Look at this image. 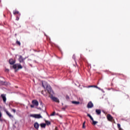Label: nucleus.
I'll return each instance as SVG.
<instances>
[{
  "instance_id": "nucleus-1",
  "label": "nucleus",
  "mask_w": 130,
  "mask_h": 130,
  "mask_svg": "<svg viewBox=\"0 0 130 130\" xmlns=\"http://www.w3.org/2000/svg\"><path fill=\"white\" fill-rule=\"evenodd\" d=\"M46 90L48 93L50 95V96L53 94V91H52V89H51V87H50V86H47Z\"/></svg>"
},
{
  "instance_id": "nucleus-2",
  "label": "nucleus",
  "mask_w": 130,
  "mask_h": 130,
  "mask_svg": "<svg viewBox=\"0 0 130 130\" xmlns=\"http://www.w3.org/2000/svg\"><path fill=\"white\" fill-rule=\"evenodd\" d=\"M50 98L53 100V101H54L55 102H57V103H59V100L57 99V98H55L53 96V94H51L49 96Z\"/></svg>"
},
{
  "instance_id": "nucleus-3",
  "label": "nucleus",
  "mask_w": 130,
  "mask_h": 130,
  "mask_svg": "<svg viewBox=\"0 0 130 130\" xmlns=\"http://www.w3.org/2000/svg\"><path fill=\"white\" fill-rule=\"evenodd\" d=\"M30 116L34 117L35 118H42V116L40 114H32Z\"/></svg>"
},
{
  "instance_id": "nucleus-4",
  "label": "nucleus",
  "mask_w": 130,
  "mask_h": 130,
  "mask_svg": "<svg viewBox=\"0 0 130 130\" xmlns=\"http://www.w3.org/2000/svg\"><path fill=\"white\" fill-rule=\"evenodd\" d=\"M1 98H2L4 103H6L7 102V98L6 97V94H2L1 95Z\"/></svg>"
},
{
  "instance_id": "nucleus-5",
  "label": "nucleus",
  "mask_w": 130,
  "mask_h": 130,
  "mask_svg": "<svg viewBox=\"0 0 130 130\" xmlns=\"http://www.w3.org/2000/svg\"><path fill=\"white\" fill-rule=\"evenodd\" d=\"M31 103L35 106H38L39 105V103L36 100H32Z\"/></svg>"
},
{
  "instance_id": "nucleus-6",
  "label": "nucleus",
  "mask_w": 130,
  "mask_h": 130,
  "mask_svg": "<svg viewBox=\"0 0 130 130\" xmlns=\"http://www.w3.org/2000/svg\"><path fill=\"white\" fill-rule=\"evenodd\" d=\"M94 106L92 102H89L87 104V108H92Z\"/></svg>"
},
{
  "instance_id": "nucleus-7",
  "label": "nucleus",
  "mask_w": 130,
  "mask_h": 130,
  "mask_svg": "<svg viewBox=\"0 0 130 130\" xmlns=\"http://www.w3.org/2000/svg\"><path fill=\"white\" fill-rule=\"evenodd\" d=\"M39 124L37 122H36L34 124V126L36 129H38L39 128Z\"/></svg>"
},
{
  "instance_id": "nucleus-8",
  "label": "nucleus",
  "mask_w": 130,
  "mask_h": 130,
  "mask_svg": "<svg viewBox=\"0 0 130 130\" xmlns=\"http://www.w3.org/2000/svg\"><path fill=\"white\" fill-rule=\"evenodd\" d=\"M108 119L110 121H112V120H113V117L111 116V115L110 114H108L107 116Z\"/></svg>"
},
{
  "instance_id": "nucleus-9",
  "label": "nucleus",
  "mask_w": 130,
  "mask_h": 130,
  "mask_svg": "<svg viewBox=\"0 0 130 130\" xmlns=\"http://www.w3.org/2000/svg\"><path fill=\"white\" fill-rule=\"evenodd\" d=\"M5 112H6V114H7V115H8V116L10 118H13L14 116L13 115H12L11 114V113H10V112H9V111H5Z\"/></svg>"
},
{
  "instance_id": "nucleus-10",
  "label": "nucleus",
  "mask_w": 130,
  "mask_h": 130,
  "mask_svg": "<svg viewBox=\"0 0 130 130\" xmlns=\"http://www.w3.org/2000/svg\"><path fill=\"white\" fill-rule=\"evenodd\" d=\"M15 63H16V60H13V59H12V58L9 60V63H10V64H14Z\"/></svg>"
},
{
  "instance_id": "nucleus-11",
  "label": "nucleus",
  "mask_w": 130,
  "mask_h": 130,
  "mask_svg": "<svg viewBox=\"0 0 130 130\" xmlns=\"http://www.w3.org/2000/svg\"><path fill=\"white\" fill-rule=\"evenodd\" d=\"M95 112L98 115H100L101 114V110L96 109Z\"/></svg>"
},
{
  "instance_id": "nucleus-12",
  "label": "nucleus",
  "mask_w": 130,
  "mask_h": 130,
  "mask_svg": "<svg viewBox=\"0 0 130 130\" xmlns=\"http://www.w3.org/2000/svg\"><path fill=\"white\" fill-rule=\"evenodd\" d=\"M19 62H24V59L23 58V56H19Z\"/></svg>"
},
{
  "instance_id": "nucleus-13",
  "label": "nucleus",
  "mask_w": 130,
  "mask_h": 130,
  "mask_svg": "<svg viewBox=\"0 0 130 130\" xmlns=\"http://www.w3.org/2000/svg\"><path fill=\"white\" fill-rule=\"evenodd\" d=\"M40 126L42 128H45L46 126V123H41L40 124Z\"/></svg>"
},
{
  "instance_id": "nucleus-14",
  "label": "nucleus",
  "mask_w": 130,
  "mask_h": 130,
  "mask_svg": "<svg viewBox=\"0 0 130 130\" xmlns=\"http://www.w3.org/2000/svg\"><path fill=\"white\" fill-rule=\"evenodd\" d=\"M19 11H17V10H14V11H13V14L14 15H19Z\"/></svg>"
},
{
  "instance_id": "nucleus-15",
  "label": "nucleus",
  "mask_w": 130,
  "mask_h": 130,
  "mask_svg": "<svg viewBox=\"0 0 130 130\" xmlns=\"http://www.w3.org/2000/svg\"><path fill=\"white\" fill-rule=\"evenodd\" d=\"M92 124H93L94 125H95V124H97V123H98V122L94 121V119H93V120H92Z\"/></svg>"
},
{
  "instance_id": "nucleus-16",
  "label": "nucleus",
  "mask_w": 130,
  "mask_h": 130,
  "mask_svg": "<svg viewBox=\"0 0 130 130\" xmlns=\"http://www.w3.org/2000/svg\"><path fill=\"white\" fill-rule=\"evenodd\" d=\"M45 122H46V125L47 124V125H50L51 124L50 121H49L46 120Z\"/></svg>"
},
{
  "instance_id": "nucleus-17",
  "label": "nucleus",
  "mask_w": 130,
  "mask_h": 130,
  "mask_svg": "<svg viewBox=\"0 0 130 130\" xmlns=\"http://www.w3.org/2000/svg\"><path fill=\"white\" fill-rule=\"evenodd\" d=\"M17 68H18V70L23 69V67H22V66L21 64H17Z\"/></svg>"
},
{
  "instance_id": "nucleus-18",
  "label": "nucleus",
  "mask_w": 130,
  "mask_h": 130,
  "mask_svg": "<svg viewBox=\"0 0 130 130\" xmlns=\"http://www.w3.org/2000/svg\"><path fill=\"white\" fill-rule=\"evenodd\" d=\"M13 69H14V70H16V69H17V68H18V64H14L13 66Z\"/></svg>"
},
{
  "instance_id": "nucleus-19",
  "label": "nucleus",
  "mask_w": 130,
  "mask_h": 130,
  "mask_svg": "<svg viewBox=\"0 0 130 130\" xmlns=\"http://www.w3.org/2000/svg\"><path fill=\"white\" fill-rule=\"evenodd\" d=\"M72 103L73 104H80V102L76 101H72Z\"/></svg>"
},
{
  "instance_id": "nucleus-20",
  "label": "nucleus",
  "mask_w": 130,
  "mask_h": 130,
  "mask_svg": "<svg viewBox=\"0 0 130 130\" xmlns=\"http://www.w3.org/2000/svg\"><path fill=\"white\" fill-rule=\"evenodd\" d=\"M118 128H119V130H123L121 127H120V124L118 123L117 124Z\"/></svg>"
},
{
  "instance_id": "nucleus-21",
  "label": "nucleus",
  "mask_w": 130,
  "mask_h": 130,
  "mask_svg": "<svg viewBox=\"0 0 130 130\" xmlns=\"http://www.w3.org/2000/svg\"><path fill=\"white\" fill-rule=\"evenodd\" d=\"M87 116L89 117L91 120H93V117H92V116H91V115H90L89 114H87Z\"/></svg>"
},
{
  "instance_id": "nucleus-22",
  "label": "nucleus",
  "mask_w": 130,
  "mask_h": 130,
  "mask_svg": "<svg viewBox=\"0 0 130 130\" xmlns=\"http://www.w3.org/2000/svg\"><path fill=\"white\" fill-rule=\"evenodd\" d=\"M16 43L17 45H19V46H21V42H20V41H17Z\"/></svg>"
},
{
  "instance_id": "nucleus-23",
  "label": "nucleus",
  "mask_w": 130,
  "mask_h": 130,
  "mask_svg": "<svg viewBox=\"0 0 130 130\" xmlns=\"http://www.w3.org/2000/svg\"><path fill=\"white\" fill-rule=\"evenodd\" d=\"M55 115V112H53L52 114H51V116H53Z\"/></svg>"
},
{
  "instance_id": "nucleus-24",
  "label": "nucleus",
  "mask_w": 130,
  "mask_h": 130,
  "mask_svg": "<svg viewBox=\"0 0 130 130\" xmlns=\"http://www.w3.org/2000/svg\"><path fill=\"white\" fill-rule=\"evenodd\" d=\"M85 123H86V122L84 121L83 123V126H82V128H85Z\"/></svg>"
},
{
  "instance_id": "nucleus-25",
  "label": "nucleus",
  "mask_w": 130,
  "mask_h": 130,
  "mask_svg": "<svg viewBox=\"0 0 130 130\" xmlns=\"http://www.w3.org/2000/svg\"><path fill=\"white\" fill-rule=\"evenodd\" d=\"M93 85H89L87 87V88H93Z\"/></svg>"
},
{
  "instance_id": "nucleus-26",
  "label": "nucleus",
  "mask_w": 130,
  "mask_h": 130,
  "mask_svg": "<svg viewBox=\"0 0 130 130\" xmlns=\"http://www.w3.org/2000/svg\"><path fill=\"white\" fill-rule=\"evenodd\" d=\"M12 111H13V112H14V113H16V110L15 109H13Z\"/></svg>"
},
{
  "instance_id": "nucleus-27",
  "label": "nucleus",
  "mask_w": 130,
  "mask_h": 130,
  "mask_svg": "<svg viewBox=\"0 0 130 130\" xmlns=\"http://www.w3.org/2000/svg\"><path fill=\"white\" fill-rule=\"evenodd\" d=\"M93 87L94 88H97V89H100L99 87H98V86H97L96 85H93Z\"/></svg>"
},
{
  "instance_id": "nucleus-28",
  "label": "nucleus",
  "mask_w": 130,
  "mask_h": 130,
  "mask_svg": "<svg viewBox=\"0 0 130 130\" xmlns=\"http://www.w3.org/2000/svg\"><path fill=\"white\" fill-rule=\"evenodd\" d=\"M73 58L74 59V60L76 59V56H75V55H73Z\"/></svg>"
},
{
  "instance_id": "nucleus-29",
  "label": "nucleus",
  "mask_w": 130,
  "mask_h": 130,
  "mask_svg": "<svg viewBox=\"0 0 130 130\" xmlns=\"http://www.w3.org/2000/svg\"><path fill=\"white\" fill-rule=\"evenodd\" d=\"M30 107L31 108H34V105H31Z\"/></svg>"
},
{
  "instance_id": "nucleus-30",
  "label": "nucleus",
  "mask_w": 130,
  "mask_h": 130,
  "mask_svg": "<svg viewBox=\"0 0 130 130\" xmlns=\"http://www.w3.org/2000/svg\"><path fill=\"white\" fill-rule=\"evenodd\" d=\"M0 121H3V119H2V117H0Z\"/></svg>"
},
{
  "instance_id": "nucleus-31",
  "label": "nucleus",
  "mask_w": 130,
  "mask_h": 130,
  "mask_svg": "<svg viewBox=\"0 0 130 130\" xmlns=\"http://www.w3.org/2000/svg\"><path fill=\"white\" fill-rule=\"evenodd\" d=\"M0 117H2V113L0 112Z\"/></svg>"
},
{
  "instance_id": "nucleus-32",
  "label": "nucleus",
  "mask_w": 130,
  "mask_h": 130,
  "mask_svg": "<svg viewBox=\"0 0 130 130\" xmlns=\"http://www.w3.org/2000/svg\"><path fill=\"white\" fill-rule=\"evenodd\" d=\"M42 94H43V91H42Z\"/></svg>"
},
{
  "instance_id": "nucleus-33",
  "label": "nucleus",
  "mask_w": 130,
  "mask_h": 130,
  "mask_svg": "<svg viewBox=\"0 0 130 130\" xmlns=\"http://www.w3.org/2000/svg\"><path fill=\"white\" fill-rule=\"evenodd\" d=\"M75 63H77V61H76V60H75Z\"/></svg>"
},
{
  "instance_id": "nucleus-34",
  "label": "nucleus",
  "mask_w": 130,
  "mask_h": 130,
  "mask_svg": "<svg viewBox=\"0 0 130 130\" xmlns=\"http://www.w3.org/2000/svg\"><path fill=\"white\" fill-rule=\"evenodd\" d=\"M18 70H15V72H16Z\"/></svg>"
},
{
  "instance_id": "nucleus-35",
  "label": "nucleus",
  "mask_w": 130,
  "mask_h": 130,
  "mask_svg": "<svg viewBox=\"0 0 130 130\" xmlns=\"http://www.w3.org/2000/svg\"><path fill=\"white\" fill-rule=\"evenodd\" d=\"M42 86H43V87H44V85L43 84L42 85Z\"/></svg>"
}]
</instances>
